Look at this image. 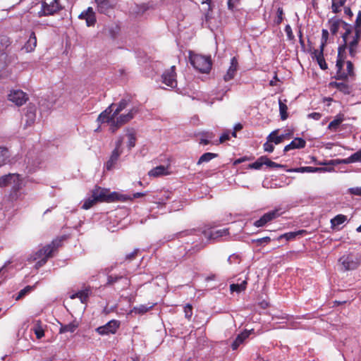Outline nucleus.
<instances>
[{
  "label": "nucleus",
  "mask_w": 361,
  "mask_h": 361,
  "mask_svg": "<svg viewBox=\"0 0 361 361\" xmlns=\"http://www.w3.org/2000/svg\"><path fill=\"white\" fill-rule=\"evenodd\" d=\"M343 271H353L356 269L360 264V257L353 253L343 255L338 260Z\"/></svg>",
  "instance_id": "nucleus-6"
},
{
  "label": "nucleus",
  "mask_w": 361,
  "mask_h": 361,
  "mask_svg": "<svg viewBox=\"0 0 361 361\" xmlns=\"http://www.w3.org/2000/svg\"><path fill=\"white\" fill-rule=\"evenodd\" d=\"M303 233H305V231L299 230V231H295V232L286 233H284V234L280 235L279 239L286 238L287 240H293V239L295 238L296 236L301 235Z\"/></svg>",
  "instance_id": "nucleus-39"
},
{
  "label": "nucleus",
  "mask_w": 361,
  "mask_h": 361,
  "mask_svg": "<svg viewBox=\"0 0 361 361\" xmlns=\"http://www.w3.org/2000/svg\"><path fill=\"white\" fill-rule=\"evenodd\" d=\"M78 18L85 20L87 27L94 26L97 22L95 12L92 7H88L86 10L83 11Z\"/></svg>",
  "instance_id": "nucleus-15"
},
{
  "label": "nucleus",
  "mask_w": 361,
  "mask_h": 361,
  "mask_svg": "<svg viewBox=\"0 0 361 361\" xmlns=\"http://www.w3.org/2000/svg\"><path fill=\"white\" fill-rule=\"evenodd\" d=\"M271 240V238L269 237H264L262 238H258L256 240H253V242L257 243L258 245H262L263 243H268Z\"/></svg>",
  "instance_id": "nucleus-61"
},
{
  "label": "nucleus",
  "mask_w": 361,
  "mask_h": 361,
  "mask_svg": "<svg viewBox=\"0 0 361 361\" xmlns=\"http://www.w3.org/2000/svg\"><path fill=\"white\" fill-rule=\"evenodd\" d=\"M264 151L267 152H272L274 149V145L271 141H267L263 145Z\"/></svg>",
  "instance_id": "nucleus-56"
},
{
  "label": "nucleus",
  "mask_w": 361,
  "mask_h": 361,
  "mask_svg": "<svg viewBox=\"0 0 361 361\" xmlns=\"http://www.w3.org/2000/svg\"><path fill=\"white\" fill-rule=\"evenodd\" d=\"M204 237L209 240H216L219 238L226 236L228 234L227 228L218 229V230H209L203 231Z\"/></svg>",
  "instance_id": "nucleus-18"
},
{
  "label": "nucleus",
  "mask_w": 361,
  "mask_h": 361,
  "mask_svg": "<svg viewBox=\"0 0 361 361\" xmlns=\"http://www.w3.org/2000/svg\"><path fill=\"white\" fill-rule=\"evenodd\" d=\"M9 158V152L8 149L0 147V166L7 164Z\"/></svg>",
  "instance_id": "nucleus-37"
},
{
  "label": "nucleus",
  "mask_w": 361,
  "mask_h": 361,
  "mask_svg": "<svg viewBox=\"0 0 361 361\" xmlns=\"http://www.w3.org/2000/svg\"><path fill=\"white\" fill-rule=\"evenodd\" d=\"M354 30H356L357 32H361V11L357 13L355 23Z\"/></svg>",
  "instance_id": "nucleus-48"
},
{
  "label": "nucleus",
  "mask_w": 361,
  "mask_h": 361,
  "mask_svg": "<svg viewBox=\"0 0 361 361\" xmlns=\"http://www.w3.org/2000/svg\"><path fill=\"white\" fill-rule=\"evenodd\" d=\"M171 192L166 191H161L153 197V202L160 204H164L166 202L171 198Z\"/></svg>",
  "instance_id": "nucleus-23"
},
{
  "label": "nucleus",
  "mask_w": 361,
  "mask_h": 361,
  "mask_svg": "<svg viewBox=\"0 0 361 361\" xmlns=\"http://www.w3.org/2000/svg\"><path fill=\"white\" fill-rule=\"evenodd\" d=\"M202 4H207V8L205 9L206 13H205V18L207 20L209 18V13L212 10V7L211 5V0H202Z\"/></svg>",
  "instance_id": "nucleus-52"
},
{
  "label": "nucleus",
  "mask_w": 361,
  "mask_h": 361,
  "mask_svg": "<svg viewBox=\"0 0 361 361\" xmlns=\"http://www.w3.org/2000/svg\"><path fill=\"white\" fill-rule=\"evenodd\" d=\"M286 138V135L281 134V135H277V130H274L271 132L269 136L267 137V140L269 141H271L272 143L274 142L276 145L280 144L283 141V140Z\"/></svg>",
  "instance_id": "nucleus-30"
},
{
  "label": "nucleus",
  "mask_w": 361,
  "mask_h": 361,
  "mask_svg": "<svg viewBox=\"0 0 361 361\" xmlns=\"http://www.w3.org/2000/svg\"><path fill=\"white\" fill-rule=\"evenodd\" d=\"M78 327V324L75 322H71L66 325H61L59 329L60 334H63L66 332L73 333L77 328Z\"/></svg>",
  "instance_id": "nucleus-32"
},
{
  "label": "nucleus",
  "mask_w": 361,
  "mask_h": 361,
  "mask_svg": "<svg viewBox=\"0 0 361 361\" xmlns=\"http://www.w3.org/2000/svg\"><path fill=\"white\" fill-rule=\"evenodd\" d=\"M361 37V32H357L354 30L352 32V28L349 29V31L345 32L342 38L344 42V44L338 47V59L336 61V66L341 69L344 64V56L343 54L346 49H348L350 55L353 57L358 52V44Z\"/></svg>",
  "instance_id": "nucleus-2"
},
{
  "label": "nucleus",
  "mask_w": 361,
  "mask_h": 361,
  "mask_svg": "<svg viewBox=\"0 0 361 361\" xmlns=\"http://www.w3.org/2000/svg\"><path fill=\"white\" fill-rule=\"evenodd\" d=\"M185 317L188 319H190L192 315V307L190 305L188 304L184 307Z\"/></svg>",
  "instance_id": "nucleus-49"
},
{
  "label": "nucleus",
  "mask_w": 361,
  "mask_h": 361,
  "mask_svg": "<svg viewBox=\"0 0 361 361\" xmlns=\"http://www.w3.org/2000/svg\"><path fill=\"white\" fill-rule=\"evenodd\" d=\"M62 8L59 0H44L42 4L41 16L53 15Z\"/></svg>",
  "instance_id": "nucleus-8"
},
{
  "label": "nucleus",
  "mask_w": 361,
  "mask_h": 361,
  "mask_svg": "<svg viewBox=\"0 0 361 361\" xmlns=\"http://www.w3.org/2000/svg\"><path fill=\"white\" fill-rule=\"evenodd\" d=\"M12 185V197L18 200L19 196L18 192L22 188L23 179L18 173H9L0 176V188Z\"/></svg>",
  "instance_id": "nucleus-4"
},
{
  "label": "nucleus",
  "mask_w": 361,
  "mask_h": 361,
  "mask_svg": "<svg viewBox=\"0 0 361 361\" xmlns=\"http://www.w3.org/2000/svg\"><path fill=\"white\" fill-rule=\"evenodd\" d=\"M265 165L269 166V167H271V168H281V169H282V168L285 167L284 165H282V164H277L276 162H274V161H271L267 157H266Z\"/></svg>",
  "instance_id": "nucleus-50"
},
{
  "label": "nucleus",
  "mask_w": 361,
  "mask_h": 361,
  "mask_svg": "<svg viewBox=\"0 0 361 361\" xmlns=\"http://www.w3.org/2000/svg\"><path fill=\"white\" fill-rule=\"evenodd\" d=\"M277 16L276 18V19L274 20V23L276 24V25H279L282 23L283 21V8L279 7L277 9Z\"/></svg>",
  "instance_id": "nucleus-46"
},
{
  "label": "nucleus",
  "mask_w": 361,
  "mask_h": 361,
  "mask_svg": "<svg viewBox=\"0 0 361 361\" xmlns=\"http://www.w3.org/2000/svg\"><path fill=\"white\" fill-rule=\"evenodd\" d=\"M279 111H280L281 118L282 120H286L288 118L287 105L285 102H282L281 99H279Z\"/></svg>",
  "instance_id": "nucleus-40"
},
{
  "label": "nucleus",
  "mask_w": 361,
  "mask_h": 361,
  "mask_svg": "<svg viewBox=\"0 0 361 361\" xmlns=\"http://www.w3.org/2000/svg\"><path fill=\"white\" fill-rule=\"evenodd\" d=\"M335 86L339 91L345 94H350V92L349 86L344 82H336Z\"/></svg>",
  "instance_id": "nucleus-44"
},
{
  "label": "nucleus",
  "mask_w": 361,
  "mask_h": 361,
  "mask_svg": "<svg viewBox=\"0 0 361 361\" xmlns=\"http://www.w3.org/2000/svg\"><path fill=\"white\" fill-rule=\"evenodd\" d=\"M36 46L37 37L35 33L34 32H31L27 41L23 47V49H24L25 52L30 53L35 50Z\"/></svg>",
  "instance_id": "nucleus-20"
},
{
  "label": "nucleus",
  "mask_w": 361,
  "mask_h": 361,
  "mask_svg": "<svg viewBox=\"0 0 361 361\" xmlns=\"http://www.w3.org/2000/svg\"><path fill=\"white\" fill-rule=\"evenodd\" d=\"M111 198H112V202H114V201L126 202L128 200L132 201V197L130 195H123V194H121V193H118L116 192H111Z\"/></svg>",
  "instance_id": "nucleus-34"
},
{
  "label": "nucleus",
  "mask_w": 361,
  "mask_h": 361,
  "mask_svg": "<svg viewBox=\"0 0 361 361\" xmlns=\"http://www.w3.org/2000/svg\"><path fill=\"white\" fill-rule=\"evenodd\" d=\"M153 305L148 306L147 305H140L133 308V312L137 314H144L152 308Z\"/></svg>",
  "instance_id": "nucleus-42"
},
{
  "label": "nucleus",
  "mask_w": 361,
  "mask_h": 361,
  "mask_svg": "<svg viewBox=\"0 0 361 361\" xmlns=\"http://www.w3.org/2000/svg\"><path fill=\"white\" fill-rule=\"evenodd\" d=\"M123 137L122 136H120L118 138L117 141L116 142L115 149L112 151L109 160L106 161L105 164L106 170H111L114 167L116 162L118 161L119 157L123 153Z\"/></svg>",
  "instance_id": "nucleus-7"
},
{
  "label": "nucleus",
  "mask_w": 361,
  "mask_h": 361,
  "mask_svg": "<svg viewBox=\"0 0 361 361\" xmlns=\"http://www.w3.org/2000/svg\"><path fill=\"white\" fill-rule=\"evenodd\" d=\"M32 331L37 339H41L44 336V329L41 320H35L33 322Z\"/></svg>",
  "instance_id": "nucleus-24"
},
{
  "label": "nucleus",
  "mask_w": 361,
  "mask_h": 361,
  "mask_svg": "<svg viewBox=\"0 0 361 361\" xmlns=\"http://www.w3.org/2000/svg\"><path fill=\"white\" fill-rule=\"evenodd\" d=\"M340 0H332V11L334 13H337L340 11Z\"/></svg>",
  "instance_id": "nucleus-54"
},
{
  "label": "nucleus",
  "mask_w": 361,
  "mask_h": 361,
  "mask_svg": "<svg viewBox=\"0 0 361 361\" xmlns=\"http://www.w3.org/2000/svg\"><path fill=\"white\" fill-rule=\"evenodd\" d=\"M265 163H266V157L265 156H262V157H259V159H257V160L256 161H255L254 163L250 164L249 166L251 169L259 170V169H261V167L263 165H265Z\"/></svg>",
  "instance_id": "nucleus-41"
},
{
  "label": "nucleus",
  "mask_w": 361,
  "mask_h": 361,
  "mask_svg": "<svg viewBox=\"0 0 361 361\" xmlns=\"http://www.w3.org/2000/svg\"><path fill=\"white\" fill-rule=\"evenodd\" d=\"M92 293V290L90 287H87L83 290L79 291L78 298L82 303H85Z\"/></svg>",
  "instance_id": "nucleus-35"
},
{
  "label": "nucleus",
  "mask_w": 361,
  "mask_h": 361,
  "mask_svg": "<svg viewBox=\"0 0 361 361\" xmlns=\"http://www.w3.org/2000/svg\"><path fill=\"white\" fill-rule=\"evenodd\" d=\"M120 326V322L117 320L112 319L106 323L105 325L97 328L96 331L102 335L114 334L116 332Z\"/></svg>",
  "instance_id": "nucleus-12"
},
{
  "label": "nucleus",
  "mask_w": 361,
  "mask_h": 361,
  "mask_svg": "<svg viewBox=\"0 0 361 361\" xmlns=\"http://www.w3.org/2000/svg\"><path fill=\"white\" fill-rule=\"evenodd\" d=\"M323 50L324 48L322 47H320L319 50L314 49L312 52V59L317 61L322 70H326L327 68V64L324 58Z\"/></svg>",
  "instance_id": "nucleus-19"
},
{
  "label": "nucleus",
  "mask_w": 361,
  "mask_h": 361,
  "mask_svg": "<svg viewBox=\"0 0 361 361\" xmlns=\"http://www.w3.org/2000/svg\"><path fill=\"white\" fill-rule=\"evenodd\" d=\"M217 154L212 153V152H206L204 153L199 159L197 161V164L200 165L204 162H209L210 160H212L214 158H216L217 157Z\"/></svg>",
  "instance_id": "nucleus-38"
},
{
  "label": "nucleus",
  "mask_w": 361,
  "mask_h": 361,
  "mask_svg": "<svg viewBox=\"0 0 361 361\" xmlns=\"http://www.w3.org/2000/svg\"><path fill=\"white\" fill-rule=\"evenodd\" d=\"M338 163L339 164H349L356 163V161H355L354 155L353 154L350 157H347L345 159H341L338 161Z\"/></svg>",
  "instance_id": "nucleus-51"
},
{
  "label": "nucleus",
  "mask_w": 361,
  "mask_h": 361,
  "mask_svg": "<svg viewBox=\"0 0 361 361\" xmlns=\"http://www.w3.org/2000/svg\"><path fill=\"white\" fill-rule=\"evenodd\" d=\"M97 201L94 200V197L92 195L84 200V203L82 205V208L84 209H88L91 208Z\"/></svg>",
  "instance_id": "nucleus-43"
},
{
  "label": "nucleus",
  "mask_w": 361,
  "mask_h": 361,
  "mask_svg": "<svg viewBox=\"0 0 361 361\" xmlns=\"http://www.w3.org/2000/svg\"><path fill=\"white\" fill-rule=\"evenodd\" d=\"M130 98H123L118 104H111L98 116L97 121L100 123H107L109 130L115 133L119 128L133 118L137 110L133 107L127 114L121 112L130 104Z\"/></svg>",
  "instance_id": "nucleus-1"
},
{
  "label": "nucleus",
  "mask_w": 361,
  "mask_h": 361,
  "mask_svg": "<svg viewBox=\"0 0 361 361\" xmlns=\"http://www.w3.org/2000/svg\"><path fill=\"white\" fill-rule=\"evenodd\" d=\"M59 246V240H53L51 244H48L39 250L34 254L31 255L28 258V261L34 262L36 261L35 267L39 269L46 264L47 259L51 257L53 252L55 250L56 247Z\"/></svg>",
  "instance_id": "nucleus-3"
},
{
  "label": "nucleus",
  "mask_w": 361,
  "mask_h": 361,
  "mask_svg": "<svg viewBox=\"0 0 361 361\" xmlns=\"http://www.w3.org/2000/svg\"><path fill=\"white\" fill-rule=\"evenodd\" d=\"M250 334V331H245L241 334H238L233 343L231 344V348L233 350H236L240 344L243 343V341L249 337Z\"/></svg>",
  "instance_id": "nucleus-26"
},
{
  "label": "nucleus",
  "mask_w": 361,
  "mask_h": 361,
  "mask_svg": "<svg viewBox=\"0 0 361 361\" xmlns=\"http://www.w3.org/2000/svg\"><path fill=\"white\" fill-rule=\"evenodd\" d=\"M35 288V286H27L26 287H25L23 289H22L19 293H18V295L17 297V300L21 298L22 297L25 296L27 293L30 292L31 290H32Z\"/></svg>",
  "instance_id": "nucleus-47"
},
{
  "label": "nucleus",
  "mask_w": 361,
  "mask_h": 361,
  "mask_svg": "<svg viewBox=\"0 0 361 361\" xmlns=\"http://www.w3.org/2000/svg\"><path fill=\"white\" fill-rule=\"evenodd\" d=\"M329 30L333 35H336L341 27L345 30V32L349 31V29H351L350 24L338 18H331L329 20Z\"/></svg>",
  "instance_id": "nucleus-14"
},
{
  "label": "nucleus",
  "mask_w": 361,
  "mask_h": 361,
  "mask_svg": "<svg viewBox=\"0 0 361 361\" xmlns=\"http://www.w3.org/2000/svg\"><path fill=\"white\" fill-rule=\"evenodd\" d=\"M306 142L302 138H295L290 144L284 147L285 152L294 149L303 148L305 146Z\"/></svg>",
  "instance_id": "nucleus-21"
},
{
  "label": "nucleus",
  "mask_w": 361,
  "mask_h": 361,
  "mask_svg": "<svg viewBox=\"0 0 361 361\" xmlns=\"http://www.w3.org/2000/svg\"><path fill=\"white\" fill-rule=\"evenodd\" d=\"M281 210V209L280 208H276L264 214L259 219L255 221L254 226L256 227L264 226L268 222L281 215L282 212Z\"/></svg>",
  "instance_id": "nucleus-10"
},
{
  "label": "nucleus",
  "mask_w": 361,
  "mask_h": 361,
  "mask_svg": "<svg viewBox=\"0 0 361 361\" xmlns=\"http://www.w3.org/2000/svg\"><path fill=\"white\" fill-rule=\"evenodd\" d=\"M92 197L97 202H112L111 192L109 189L96 187L92 191Z\"/></svg>",
  "instance_id": "nucleus-9"
},
{
  "label": "nucleus",
  "mask_w": 361,
  "mask_h": 361,
  "mask_svg": "<svg viewBox=\"0 0 361 361\" xmlns=\"http://www.w3.org/2000/svg\"><path fill=\"white\" fill-rule=\"evenodd\" d=\"M307 117L309 118H312V119L318 121V120H319L321 118L322 114L320 113H318V112H313V113L309 114L307 115Z\"/></svg>",
  "instance_id": "nucleus-62"
},
{
  "label": "nucleus",
  "mask_w": 361,
  "mask_h": 361,
  "mask_svg": "<svg viewBox=\"0 0 361 361\" xmlns=\"http://www.w3.org/2000/svg\"><path fill=\"white\" fill-rule=\"evenodd\" d=\"M347 221V216L343 214H338L331 220L332 228L337 227Z\"/></svg>",
  "instance_id": "nucleus-33"
},
{
  "label": "nucleus",
  "mask_w": 361,
  "mask_h": 361,
  "mask_svg": "<svg viewBox=\"0 0 361 361\" xmlns=\"http://www.w3.org/2000/svg\"><path fill=\"white\" fill-rule=\"evenodd\" d=\"M238 68V62L236 57L233 56L231 59L230 66L227 70L226 73L224 76V80L227 82L232 80L235 75L236 71Z\"/></svg>",
  "instance_id": "nucleus-17"
},
{
  "label": "nucleus",
  "mask_w": 361,
  "mask_h": 361,
  "mask_svg": "<svg viewBox=\"0 0 361 361\" xmlns=\"http://www.w3.org/2000/svg\"><path fill=\"white\" fill-rule=\"evenodd\" d=\"M353 155L356 162H361V149L354 153Z\"/></svg>",
  "instance_id": "nucleus-63"
},
{
  "label": "nucleus",
  "mask_w": 361,
  "mask_h": 361,
  "mask_svg": "<svg viewBox=\"0 0 361 361\" xmlns=\"http://www.w3.org/2000/svg\"><path fill=\"white\" fill-rule=\"evenodd\" d=\"M247 286V281H243L240 283H233L230 286V290L231 292L240 293L245 290Z\"/></svg>",
  "instance_id": "nucleus-36"
},
{
  "label": "nucleus",
  "mask_w": 361,
  "mask_h": 361,
  "mask_svg": "<svg viewBox=\"0 0 361 361\" xmlns=\"http://www.w3.org/2000/svg\"><path fill=\"white\" fill-rule=\"evenodd\" d=\"M169 174L168 168L164 166H158L148 172V175L151 177H158Z\"/></svg>",
  "instance_id": "nucleus-27"
},
{
  "label": "nucleus",
  "mask_w": 361,
  "mask_h": 361,
  "mask_svg": "<svg viewBox=\"0 0 361 361\" xmlns=\"http://www.w3.org/2000/svg\"><path fill=\"white\" fill-rule=\"evenodd\" d=\"M329 37V32L326 30L323 29L322 33V43L320 47L324 48L325 46V44L327 42Z\"/></svg>",
  "instance_id": "nucleus-53"
},
{
  "label": "nucleus",
  "mask_w": 361,
  "mask_h": 361,
  "mask_svg": "<svg viewBox=\"0 0 361 361\" xmlns=\"http://www.w3.org/2000/svg\"><path fill=\"white\" fill-rule=\"evenodd\" d=\"M284 30H285V32L287 35V37L289 39H293L294 36H293V34L292 32V28L289 25H286Z\"/></svg>",
  "instance_id": "nucleus-59"
},
{
  "label": "nucleus",
  "mask_w": 361,
  "mask_h": 361,
  "mask_svg": "<svg viewBox=\"0 0 361 361\" xmlns=\"http://www.w3.org/2000/svg\"><path fill=\"white\" fill-rule=\"evenodd\" d=\"M146 195V192H135L134 193L131 197H132V200L135 198H139V197H143Z\"/></svg>",
  "instance_id": "nucleus-64"
},
{
  "label": "nucleus",
  "mask_w": 361,
  "mask_h": 361,
  "mask_svg": "<svg viewBox=\"0 0 361 361\" xmlns=\"http://www.w3.org/2000/svg\"><path fill=\"white\" fill-rule=\"evenodd\" d=\"M240 0H228V8L231 11H233L236 4L240 2Z\"/></svg>",
  "instance_id": "nucleus-60"
},
{
  "label": "nucleus",
  "mask_w": 361,
  "mask_h": 361,
  "mask_svg": "<svg viewBox=\"0 0 361 361\" xmlns=\"http://www.w3.org/2000/svg\"><path fill=\"white\" fill-rule=\"evenodd\" d=\"M128 137V149L130 150L135 145L136 138L135 135L133 133H129L127 134Z\"/></svg>",
  "instance_id": "nucleus-45"
},
{
  "label": "nucleus",
  "mask_w": 361,
  "mask_h": 361,
  "mask_svg": "<svg viewBox=\"0 0 361 361\" xmlns=\"http://www.w3.org/2000/svg\"><path fill=\"white\" fill-rule=\"evenodd\" d=\"M200 144L208 145L212 142V140L215 137V134L212 131H205L200 134Z\"/></svg>",
  "instance_id": "nucleus-28"
},
{
  "label": "nucleus",
  "mask_w": 361,
  "mask_h": 361,
  "mask_svg": "<svg viewBox=\"0 0 361 361\" xmlns=\"http://www.w3.org/2000/svg\"><path fill=\"white\" fill-rule=\"evenodd\" d=\"M348 190H349V192L352 195L361 196V186L351 188Z\"/></svg>",
  "instance_id": "nucleus-58"
},
{
  "label": "nucleus",
  "mask_w": 361,
  "mask_h": 361,
  "mask_svg": "<svg viewBox=\"0 0 361 361\" xmlns=\"http://www.w3.org/2000/svg\"><path fill=\"white\" fill-rule=\"evenodd\" d=\"M97 11L101 13H105L111 7L109 0H95Z\"/></svg>",
  "instance_id": "nucleus-29"
},
{
  "label": "nucleus",
  "mask_w": 361,
  "mask_h": 361,
  "mask_svg": "<svg viewBox=\"0 0 361 361\" xmlns=\"http://www.w3.org/2000/svg\"><path fill=\"white\" fill-rule=\"evenodd\" d=\"M122 276H112L109 275L107 278V284L108 285H113L116 282H117L120 279H121Z\"/></svg>",
  "instance_id": "nucleus-57"
},
{
  "label": "nucleus",
  "mask_w": 361,
  "mask_h": 361,
  "mask_svg": "<svg viewBox=\"0 0 361 361\" xmlns=\"http://www.w3.org/2000/svg\"><path fill=\"white\" fill-rule=\"evenodd\" d=\"M162 82L171 88L177 86L176 73L175 66H172L169 69L165 71L161 75Z\"/></svg>",
  "instance_id": "nucleus-11"
},
{
  "label": "nucleus",
  "mask_w": 361,
  "mask_h": 361,
  "mask_svg": "<svg viewBox=\"0 0 361 361\" xmlns=\"http://www.w3.org/2000/svg\"><path fill=\"white\" fill-rule=\"evenodd\" d=\"M25 112L23 118L25 121V126L28 127L34 123L36 118V108L35 106L29 105L25 109Z\"/></svg>",
  "instance_id": "nucleus-16"
},
{
  "label": "nucleus",
  "mask_w": 361,
  "mask_h": 361,
  "mask_svg": "<svg viewBox=\"0 0 361 361\" xmlns=\"http://www.w3.org/2000/svg\"><path fill=\"white\" fill-rule=\"evenodd\" d=\"M324 169L313 167V166H302L299 168H295L293 169H288V172H297V173H316L319 171H323Z\"/></svg>",
  "instance_id": "nucleus-25"
},
{
  "label": "nucleus",
  "mask_w": 361,
  "mask_h": 361,
  "mask_svg": "<svg viewBox=\"0 0 361 361\" xmlns=\"http://www.w3.org/2000/svg\"><path fill=\"white\" fill-rule=\"evenodd\" d=\"M9 101L17 106H21L27 100L26 94L20 90H12L8 95Z\"/></svg>",
  "instance_id": "nucleus-13"
},
{
  "label": "nucleus",
  "mask_w": 361,
  "mask_h": 361,
  "mask_svg": "<svg viewBox=\"0 0 361 361\" xmlns=\"http://www.w3.org/2000/svg\"><path fill=\"white\" fill-rule=\"evenodd\" d=\"M346 65H347V72H343L342 71V68L343 67L339 69L338 67L336 66L337 68V78L338 79H345L348 76H351L353 75V64L352 63L351 61H347L346 63Z\"/></svg>",
  "instance_id": "nucleus-22"
},
{
  "label": "nucleus",
  "mask_w": 361,
  "mask_h": 361,
  "mask_svg": "<svg viewBox=\"0 0 361 361\" xmlns=\"http://www.w3.org/2000/svg\"><path fill=\"white\" fill-rule=\"evenodd\" d=\"M230 133L229 132H225L223 134H221V135L219 137V141H216L215 142H214V144H216L217 145L218 143H223L226 140H229V137H230Z\"/></svg>",
  "instance_id": "nucleus-55"
},
{
  "label": "nucleus",
  "mask_w": 361,
  "mask_h": 361,
  "mask_svg": "<svg viewBox=\"0 0 361 361\" xmlns=\"http://www.w3.org/2000/svg\"><path fill=\"white\" fill-rule=\"evenodd\" d=\"M190 61L192 66L202 73H207L212 68V61L209 57L190 54Z\"/></svg>",
  "instance_id": "nucleus-5"
},
{
  "label": "nucleus",
  "mask_w": 361,
  "mask_h": 361,
  "mask_svg": "<svg viewBox=\"0 0 361 361\" xmlns=\"http://www.w3.org/2000/svg\"><path fill=\"white\" fill-rule=\"evenodd\" d=\"M343 120L344 118L343 115H337L335 118L329 123L328 129L333 131H336L338 126L343 121Z\"/></svg>",
  "instance_id": "nucleus-31"
}]
</instances>
